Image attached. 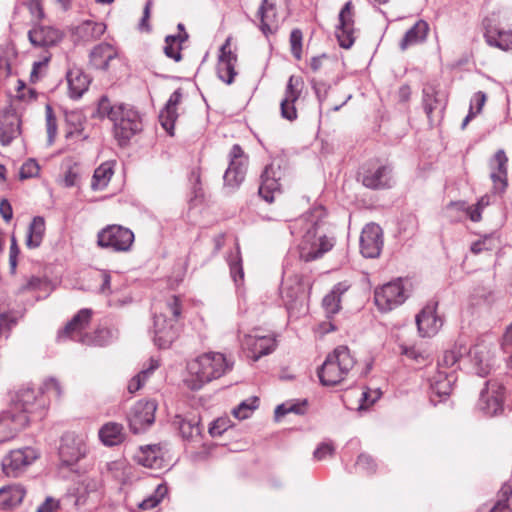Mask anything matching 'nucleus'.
Wrapping results in <instances>:
<instances>
[{
    "instance_id": "15",
    "label": "nucleus",
    "mask_w": 512,
    "mask_h": 512,
    "mask_svg": "<svg viewBox=\"0 0 512 512\" xmlns=\"http://www.w3.org/2000/svg\"><path fill=\"white\" fill-rule=\"evenodd\" d=\"M430 401L436 405L444 401L452 392L453 385L457 381V375L454 370H438L428 378Z\"/></svg>"
},
{
    "instance_id": "7",
    "label": "nucleus",
    "mask_w": 512,
    "mask_h": 512,
    "mask_svg": "<svg viewBox=\"0 0 512 512\" xmlns=\"http://www.w3.org/2000/svg\"><path fill=\"white\" fill-rule=\"evenodd\" d=\"M92 309H81L66 325L58 332L57 339L63 341L71 339L85 345H93L95 330L91 327L93 318Z\"/></svg>"
},
{
    "instance_id": "57",
    "label": "nucleus",
    "mask_w": 512,
    "mask_h": 512,
    "mask_svg": "<svg viewBox=\"0 0 512 512\" xmlns=\"http://www.w3.org/2000/svg\"><path fill=\"white\" fill-rule=\"evenodd\" d=\"M40 167L34 159H29L20 168V178L28 179L35 177L39 174Z\"/></svg>"
},
{
    "instance_id": "35",
    "label": "nucleus",
    "mask_w": 512,
    "mask_h": 512,
    "mask_svg": "<svg viewBox=\"0 0 512 512\" xmlns=\"http://www.w3.org/2000/svg\"><path fill=\"white\" fill-rule=\"evenodd\" d=\"M423 108L429 119L432 118V113L435 110H443L445 106V99L434 86L428 85L423 88Z\"/></svg>"
},
{
    "instance_id": "12",
    "label": "nucleus",
    "mask_w": 512,
    "mask_h": 512,
    "mask_svg": "<svg viewBox=\"0 0 512 512\" xmlns=\"http://www.w3.org/2000/svg\"><path fill=\"white\" fill-rule=\"evenodd\" d=\"M38 456V452L32 447L12 450L3 458L2 470L8 477H18Z\"/></svg>"
},
{
    "instance_id": "20",
    "label": "nucleus",
    "mask_w": 512,
    "mask_h": 512,
    "mask_svg": "<svg viewBox=\"0 0 512 512\" xmlns=\"http://www.w3.org/2000/svg\"><path fill=\"white\" fill-rule=\"evenodd\" d=\"M383 248V231L375 223L367 224L360 236V252L365 258L379 257Z\"/></svg>"
},
{
    "instance_id": "5",
    "label": "nucleus",
    "mask_w": 512,
    "mask_h": 512,
    "mask_svg": "<svg viewBox=\"0 0 512 512\" xmlns=\"http://www.w3.org/2000/svg\"><path fill=\"white\" fill-rule=\"evenodd\" d=\"M356 365V359L347 346H338L329 353L318 368L317 375L323 386H335L346 380Z\"/></svg>"
},
{
    "instance_id": "8",
    "label": "nucleus",
    "mask_w": 512,
    "mask_h": 512,
    "mask_svg": "<svg viewBox=\"0 0 512 512\" xmlns=\"http://www.w3.org/2000/svg\"><path fill=\"white\" fill-rule=\"evenodd\" d=\"M505 387L497 380H488L477 402L478 410L486 417L500 416L504 412Z\"/></svg>"
},
{
    "instance_id": "61",
    "label": "nucleus",
    "mask_w": 512,
    "mask_h": 512,
    "mask_svg": "<svg viewBox=\"0 0 512 512\" xmlns=\"http://www.w3.org/2000/svg\"><path fill=\"white\" fill-rule=\"evenodd\" d=\"M117 338V330L114 328L98 329V346H105Z\"/></svg>"
},
{
    "instance_id": "27",
    "label": "nucleus",
    "mask_w": 512,
    "mask_h": 512,
    "mask_svg": "<svg viewBox=\"0 0 512 512\" xmlns=\"http://www.w3.org/2000/svg\"><path fill=\"white\" fill-rule=\"evenodd\" d=\"M237 62V55L230 49V38L226 39L225 43L220 48L219 61L217 65L218 77L226 84H232L237 72L235 65Z\"/></svg>"
},
{
    "instance_id": "41",
    "label": "nucleus",
    "mask_w": 512,
    "mask_h": 512,
    "mask_svg": "<svg viewBox=\"0 0 512 512\" xmlns=\"http://www.w3.org/2000/svg\"><path fill=\"white\" fill-rule=\"evenodd\" d=\"M226 260L229 265L231 278L233 279L235 285L240 287L244 281V270L238 243H235V250L228 254Z\"/></svg>"
},
{
    "instance_id": "19",
    "label": "nucleus",
    "mask_w": 512,
    "mask_h": 512,
    "mask_svg": "<svg viewBox=\"0 0 512 512\" xmlns=\"http://www.w3.org/2000/svg\"><path fill=\"white\" fill-rule=\"evenodd\" d=\"M483 28L484 39L490 47L503 51L512 50V30L500 28L496 23L495 15L483 20Z\"/></svg>"
},
{
    "instance_id": "39",
    "label": "nucleus",
    "mask_w": 512,
    "mask_h": 512,
    "mask_svg": "<svg viewBox=\"0 0 512 512\" xmlns=\"http://www.w3.org/2000/svg\"><path fill=\"white\" fill-rule=\"evenodd\" d=\"M348 290L345 283H337L333 289L323 298L322 306L328 317L339 312L341 296Z\"/></svg>"
},
{
    "instance_id": "30",
    "label": "nucleus",
    "mask_w": 512,
    "mask_h": 512,
    "mask_svg": "<svg viewBox=\"0 0 512 512\" xmlns=\"http://www.w3.org/2000/svg\"><path fill=\"white\" fill-rule=\"evenodd\" d=\"M134 460L143 467L159 469L163 464V452L158 444L140 446Z\"/></svg>"
},
{
    "instance_id": "44",
    "label": "nucleus",
    "mask_w": 512,
    "mask_h": 512,
    "mask_svg": "<svg viewBox=\"0 0 512 512\" xmlns=\"http://www.w3.org/2000/svg\"><path fill=\"white\" fill-rule=\"evenodd\" d=\"M159 359L150 358L148 366L144 367L136 376H134L128 383L127 389L129 393L134 394L137 392L148 379V377L159 367Z\"/></svg>"
},
{
    "instance_id": "31",
    "label": "nucleus",
    "mask_w": 512,
    "mask_h": 512,
    "mask_svg": "<svg viewBox=\"0 0 512 512\" xmlns=\"http://www.w3.org/2000/svg\"><path fill=\"white\" fill-rule=\"evenodd\" d=\"M182 99L181 89H176L169 97L165 107L160 111L159 121L162 127L170 134L173 135L174 123L178 117L177 105Z\"/></svg>"
},
{
    "instance_id": "45",
    "label": "nucleus",
    "mask_w": 512,
    "mask_h": 512,
    "mask_svg": "<svg viewBox=\"0 0 512 512\" xmlns=\"http://www.w3.org/2000/svg\"><path fill=\"white\" fill-rule=\"evenodd\" d=\"M168 494V487L165 483H160L155 488L154 492L147 498L139 503V508L142 510H149L156 507Z\"/></svg>"
},
{
    "instance_id": "1",
    "label": "nucleus",
    "mask_w": 512,
    "mask_h": 512,
    "mask_svg": "<svg viewBox=\"0 0 512 512\" xmlns=\"http://www.w3.org/2000/svg\"><path fill=\"white\" fill-rule=\"evenodd\" d=\"M325 216V209L318 206L289 225L292 235L303 233L298 250L300 259L305 262L321 258L335 245V239L325 232Z\"/></svg>"
},
{
    "instance_id": "48",
    "label": "nucleus",
    "mask_w": 512,
    "mask_h": 512,
    "mask_svg": "<svg viewBox=\"0 0 512 512\" xmlns=\"http://www.w3.org/2000/svg\"><path fill=\"white\" fill-rule=\"evenodd\" d=\"M115 161H106L98 166V190L105 188L114 174Z\"/></svg>"
},
{
    "instance_id": "37",
    "label": "nucleus",
    "mask_w": 512,
    "mask_h": 512,
    "mask_svg": "<svg viewBox=\"0 0 512 512\" xmlns=\"http://www.w3.org/2000/svg\"><path fill=\"white\" fill-rule=\"evenodd\" d=\"M260 17V29L264 35L268 36L276 30L273 25L276 18V9L273 0H262V4L258 9Z\"/></svg>"
},
{
    "instance_id": "18",
    "label": "nucleus",
    "mask_w": 512,
    "mask_h": 512,
    "mask_svg": "<svg viewBox=\"0 0 512 512\" xmlns=\"http://www.w3.org/2000/svg\"><path fill=\"white\" fill-rule=\"evenodd\" d=\"M87 447L84 437L73 433L65 434L59 446V457L64 465L70 466L86 455Z\"/></svg>"
},
{
    "instance_id": "36",
    "label": "nucleus",
    "mask_w": 512,
    "mask_h": 512,
    "mask_svg": "<svg viewBox=\"0 0 512 512\" xmlns=\"http://www.w3.org/2000/svg\"><path fill=\"white\" fill-rule=\"evenodd\" d=\"M25 496V490L18 484L0 488V509H11L19 505Z\"/></svg>"
},
{
    "instance_id": "50",
    "label": "nucleus",
    "mask_w": 512,
    "mask_h": 512,
    "mask_svg": "<svg viewBox=\"0 0 512 512\" xmlns=\"http://www.w3.org/2000/svg\"><path fill=\"white\" fill-rule=\"evenodd\" d=\"M490 204V196H482L475 205L468 206L466 213L471 221L478 222L481 220V214L485 207Z\"/></svg>"
},
{
    "instance_id": "11",
    "label": "nucleus",
    "mask_w": 512,
    "mask_h": 512,
    "mask_svg": "<svg viewBox=\"0 0 512 512\" xmlns=\"http://www.w3.org/2000/svg\"><path fill=\"white\" fill-rule=\"evenodd\" d=\"M12 402L11 409L16 411V413H24L27 416H29L28 414H38L39 418L42 417L43 410L46 407V401L43 398L41 389L36 392L30 387L17 391Z\"/></svg>"
},
{
    "instance_id": "3",
    "label": "nucleus",
    "mask_w": 512,
    "mask_h": 512,
    "mask_svg": "<svg viewBox=\"0 0 512 512\" xmlns=\"http://www.w3.org/2000/svg\"><path fill=\"white\" fill-rule=\"evenodd\" d=\"M153 340L161 349L168 348L176 339L178 329L176 322L182 308L177 296H170L165 301L153 304Z\"/></svg>"
},
{
    "instance_id": "17",
    "label": "nucleus",
    "mask_w": 512,
    "mask_h": 512,
    "mask_svg": "<svg viewBox=\"0 0 512 512\" xmlns=\"http://www.w3.org/2000/svg\"><path fill=\"white\" fill-rule=\"evenodd\" d=\"M338 25L336 26L335 36L340 47L349 49L355 42L354 14L353 4L348 1L340 10L338 16Z\"/></svg>"
},
{
    "instance_id": "59",
    "label": "nucleus",
    "mask_w": 512,
    "mask_h": 512,
    "mask_svg": "<svg viewBox=\"0 0 512 512\" xmlns=\"http://www.w3.org/2000/svg\"><path fill=\"white\" fill-rule=\"evenodd\" d=\"M400 349L401 354L414 360L417 363H422L426 359L425 353L415 346L401 345Z\"/></svg>"
},
{
    "instance_id": "60",
    "label": "nucleus",
    "mask_w": 512,
    "mask_h": 512,
    "mask_svg": "<svg viewBox=\"0 0 512 512\" xmlns=\"http://www.w3.org/2000/svg\"><path fill=\"white\" fill-rule=\"evenodd\" d=\"M107 472L117 480H122L124 476L125 462L123 460H115L106 464Z\"/></svg>"
},
{
    "instance_id": "54",
    "label": "nucleus",
    "mask_w": 512,
    "mask_h": 512,
    "mask_svg": "<svg viewBox=\"0 0 512 512\" xmlns=\"http://www.w3.org/2000/svg\"><path fill=\"white\" fill-rule=\"evenodd\" d=\"M509 495L512 497V491L509 486L501 488V498L493 505L489 512H511L509 505Z\"/></svg>"
},
{
    "instance_id": "52",
    "label": "nucleus",
    "mask_w": 512,
    "mask_h": 512,
    "mask_svg": "<svg viewBox=\"0 0 512 512\" xmlns=\"http://www.w3.org/2000/svg\"><path fill=\"white\" fill-rule=\"evenodd\" d=\"M382 396V392L379 388L371 389L366 388L362 392V396L360 399L359 410H366L370 406H372L380 397Z\"/></svg>"
},
{
    "instance_id": "22",
    "label": "nucleus",
    "mask_w": 512,
    "mask_h": 512,
    "mask_svg": "<svg viewBox=\"0 0 512 512\" xmlns=\"http://www.w3.org/2000/svg\"><path fill=\"white\" fill-rule=\"evenodd\" d=\"M29 421V416L11 408L0 412V443L13 439Z\"/></svg>"
},
{
    "instance_id": "13",
    "label": "nucleus",
    "mask_w": 512,
    "mask_h": 512,
    "mask_svg": "<svg viewBox=\"0 0 512 512\" xmlns=\"http://www.w3.org/2000/svg\"><path fill=\"white\" fill-rule=\"evenodd\" d=\"M242 348L254 362L274 351L277 342L272 334L262 335L258 331L246 334L241 339Z\"/></svg>"
},
{
    "instance_id": "9",
    "label": "nucleus",
    "mask_w": 512,
    "mask_h": 512,
    "mask_svg": "<svg viewBox=\"0 0 512 512\" xmlns=\"http://www.w3.org/2000/svg\"><path fill=\"white\" fill-rule=\"evenodd\" d=\"M407 281L399 278L384 284L374 292V302L382 312H389L402 305L408 297Z\"/></svg>"
},
{
    "instance_id": "10",
    "label": "nucleus",
    "mask_w": 512,
    "mask_h": 512,
    "mask_svg": "<svg viewBox=\"0 0 512 512\" xmlns=\"http://www.w3.org/2000/svg\"><path fill=\"white\" fill-rule=\"evenodd\" d=\"M134 242V233L121 225H108L98 232V246L111 248L117 252H127Z\"/></svg>"
},
{
    "instance_id": "2",
    "label": "nucleus",
    "mask_w": 512,
    "mask_h": 512,
    "mask_svg": "<svg viewBox=\"0 0 512 512\" xmlns=\"http://www.w3.org/2000/svg\"><path fill=\"white\" fill-rule=\"evenodd\" d=\"M107 117L113 123V133L120 146H125L143 129L142 116L129 104L111 105L107 97L98 100V118Z\"/></svg>"
},
{
    "instance_id": "53",
    "label": "nucleus",
    "mask_w": 512,
    "mask_h": 512,
    "mask_svg": "<svg viewBox=\"0 0 512 512\" xmlns=\"http://www.w3.org/2000/svg\"><path fill=\"white\" fill-rule=\"evenodd\" d=\"M302 41H303L302 31L298 28L293 29L290 34L289 42H290L291 53L297 60H300L302 57Z\"/></svg>"
},
{
    "instance_id": "49",
    "label": "nucleus",
    "mask_w": 512,
    "mask_h": 512,
    "mask_svg": "<svg viewBox=\"0 0 512 512\" xmlns=\"http://www.w3.org/2000/svg\"><path fill=\"white\" fill-rule=\"evenodd\" d=\"M258 398L241 402L236 408L233 409V415L240 420L247 419L258 406Z\"/></svg>"
},
{
    "instance_id": "38",
    "label": "nucleus",
    "mask_w": 512,
    "mask_h": 512,
    "mask_svg": "<svg viewBox=\"0 0 512 512\" xmlns=\"http://www.w3.org/2000/svg\"><path fill=\"white\" fill-rule=\"evenodd\" d=\"M429 27L424 20L417 21L404 35L400 42V49L406 50L408 47L423 42L428 33Z\"/></svg>"
},
{
    "instance_id": "29",
    "label": "nucleus",
    "mask_w": 512,
    "mask_h": 512,
    "mask_svg": "<svg viewBox=\"0 0 512 512\" xmlns=\"http://www.w3.org/2000/svg\"><path fill=\"white\" fill-rule=\"evenodd\" d=\"M98 439L104 446H119L126 440L125 428L121 423L109 421L98 430Z\"/></svg>"
},
{
    "instance_id": "55",
    "label": "nucleus",
    "mask_w": 512,
    "mask_h": 512,
    "mask_svg": "<svg viewBox=\"0 0 512 512\" xmlns=\"http://www.w3.org/2000/svg\"><path fill=\"white\" fill-rule=\"evenodd\" d=\"M99 57L104 58V62L102 64L101 68L107 69L109 63L116 59L117 51L110 44H100V45H98V58Z\"/></svg>"
},
{
    "instance_id": "16",
    "label": "nucleus",
    "mask_w": 512,
    "mask_h": 512,
    "mask_svg": "<svg viewBox=\"0 0 512 512\" xmlns=\"http://www.w3.org/2000/svg\"><path fill=\"white\" fill-rule=\"evenodd\" d=\"M489 176L495 194H503L508 187V157L503 149L495 152L488 161Z\"/></svg>"
},
{
    "instance_id": "34",
    "label": "nucleus",
    "mask_w": 512,
    "mask_h": 512,
    "mask_svg": "<svg viewBox=\"0 0 512 512\" xmlns=\"http://www.w3.org/2000/svg\"><path fill=\"white\" fill-rule=\"evenodd\" d=\"M69 96L73 99H79L87 91L90 79L83 73L81 69L73 68L67 72L66 75Z\"/></svg>"
},
{
    "instance_id": "21",
    "label": "nucleus",
    "mask_w": 512,
    "mask_h": 512,
    "mask_svg": "<svg viewBox=\"0 0 512 512\" xmlns=\"http://www.w3.org/2000/svg\"><path fill=\"white\" fill-rule=\"evenodd\" d=\"M303 80L298 76H290L286 85L284 97L280 102L281 117L288 121L297 119L296 101L301 95Z\"/></svg>"
},
{
    "instance_id": "62",
    "label": "nucleus",
    "mask_w": 512,
    "mask_h": 512,
    "mask_svg": "<svg viewBox=\"0 0 512 512\" xmlns=\"http://www.w3.org/2000/svg\"><path fill=\"white\" fill-rule=\"evenodd\" d=\"M77 164L67 165V170L64 174L63 184L65 187H73L77 184L78 180Z\"/></svg>"
},
{
    "instance_id": "47",
    "label": "nucleus",
    "mask_w": 512,
    "mask_h": 512,
    "mask_svg": "<svg viewBox=\"0 0 512 512\" xmlns=\"http://www.w3.org/2000/svg\"><path fill=\"white\" fill-rule=\"evenodd\" d=\"M377 467L378 465L375 459L367 453L360 454L355 464L356 470L364 475L374 474L377 470Z\"/></svg>"
},
{
    "instance_id": "32",
    "label": "nucleus",
    "mask_w": 512,
    "mask_h": 512,
    "mask_svg": "<svg viewBox=\"0 0 512 512\" xmlns=\"http://www.w3.org/2000/svg\"><path fill=\"white\" fill-rule=\"evenodd\" d=\"M59 30L50 26H37L28 33L29 40L36 47H48L55 45L61 39Z\"/></svg>"
},
{
    "instance_id": "51",
    "label": "nucleus",
    "mask_w": 512,
    "mask_h": 512,
    "mask_svg": "<svg viewBox=\"0 0 512 512\" xmlns=\"http://www.w3.org/2000/svg\"><path fill=\"white\" fill-rule=\"evenodd\" d=\"M45 112L48 145H52L57 134V120L50 105L46 106Z\"/></svg>"
},
{
    "instance_id": "28",
    "label": "nucleus",
    "mask_w": 512,
    "mask_h": 512,
    "mask_svg": "<svg viewBox=\"0 0 512 512\" xmlns=\"http://www.w3.org/2000/svg\"><path fill=\"white\" fill-rule=\"evenodd\" d=\"M471 364L475 372L484 377L489 374L492 367V354L488 347L484 344H477L472 349L468 348Z\"/></svg>"
},
{
    "instance_id": "58",
    "label": "nucleus",
    "mask_w": 512,
    "mask_h": 512,
    "mask_svg": "<svg viewBox=\"0 0 512 512\" xmlns=\"http://www.w3.org/2000/svg\"><path fill=\"white\" fill-rule=\"evenodd\" d=\"M180 432L184 438L193 437L195 434L200 433L198 422L194 419L192 420H182L180 422Z\"/></svg>"
},
{
    "instance_id": "40",
    "label": "nucleus",
    "mask_w": 512,
    "mask_h": 512,
    "mask_svg": "<svg viewBox=\"0 0 512 512\" xmlns=\"http://www.w3.org/2000/svg\"><path fill=\"white\" fill-rule=\"evenodd\" d=\"M20 134V120L15 115H5L0 121V142L9 145Z\"/></svg>"
},
{
    "instance_id": "64",
    "label": "nucleus",
    "mask_w": 512,
    "mask_h": 512,
    "mask_svg": "<svg viewBox=\"0 0 512 512\" xmlns=\"http://www.w3.org/2000/svg\"><path fill=\"white\" fill-rule=\"evenodd\" d=\"M23 3L29 9L33 17L37 19L43 17V9L40 0H24Z\"/></svg>"
},
{
    "instance_id": "24",
    "label": "nucleus",
    "mask_w": 512,
    "mask_h": 512,
    "mask_svg": "<svg viewBox=\"0 0 512 512\" xmlns=\"http://www.w3.org/2000/svg\"><path fill=\"white\" fill-rule=\"evenodd\" d=\"M391 168L387 165L363 166L362 183L370 189L389 188L392 185Z\"/></svg>"
},
{
    "instance_id": "63",
    "label": "nucleus",
    "mask_w": 512,
    "mask_h": 512,
    "mask_svg": "<svg viewBox=\"0 0 512 512\" xmlns=\"http://www.w3.org/2000/svg\"><path fill=\"white\" fill-rule=\"evenodd\" d=\"M334 452V447L331 443H328V442H324V443H321L317 448L316 450L314 451V458L316 460H323L325 459L327 456L329 455H332Z\"/></svg>"
},
{
    "instance_id": "14",
    "label": "nucleus",
    "mask_w": 512,
    "mask_h": 512,
    "mask_svg": "<svg viewBox=\"0 0 512 512\" xmlns=\"http://www.w3.org/2000/svg\"><path fill=\"white\" fill-rule=\"evenodd\" d=\"M155 401H138L131 408L127 418L130 429L133 433L146 431L155 421Z\"/></svg>"
},
{
    "instance_id": "33",
    "label": "nucleus",
    "mask_w": 512,
    "mask_h": 512,
    "mask_svg": "<svg viewBox=\"0 0 512 512\" xmlns=\"http://www.w3.org/2000/svg\"><path fill=\"white\" fill-rule=\"evenodd\" d=\"M468 353V347L466 343L458 341L454 346L443 353L442 357L438 360V370L457 371L459 362L462 357Z\"/></svg>"
},
{
    "instance_id": "46",
    "label": "nucleus",
    "mask_w": 512,
    "mask_h": 512,
    "mask_svg": "<svg viewBox=\"0 0 512 512\" xmlns=\"http://www.w3.org/2000/svg\"><path fill=\"white\" fill-rule=\"evenodd\" d=\"M498 244V238L495 234L484 235L481 239L471 244L470 250L473 254H479L483 251H491Z\"/></svg>"
},
{
    "instance_id": "25",
    "label": "nucleus",
    "mask_w": 512,
    "mask_h": 512,
    "mask_svg": "<svg viewBox=\"0 0 512 512\" xmlns=\"http://www.w3.org/2000/svg\"><path fill=\"white\" fill-rule=\"evenodd\" d=\"M418 332L422 337H432L443 325L442 319L436 314V304L426 305L416 316Z\"/></svg>"
},
{
    "instance_id": "42",
    "label": "nucleus",
    "mask_w": 512,
    "mask_h": 512,
    "mask_svg": "<svg viewBox=\"0 0 512 512\" xmlns=\"http://www.w3.org/2000/svg\"><path fill=\"white\" fill-rule=\"evenodd\" d=\"M45 234V220L41 216H36L33 218L32 222L29 225L28 233L26 237V245L28 248L34 249L38 248Z\"/></svg>"
},
{
    "instance_id": "43",
    "label": "nucleus",
    "mask_w": 512,
    "mask_h": 512,
    "mask_svg": "<svg viewBox=\"0 0 512 512\" xmlns=\"http://www.w3.org/2000/svg\"><path fill=\"white\" fill-rule=\"evenodd\" d=\"M188 38V33L167 35L165 38V46L163 48L164 54L175 62H179L182 59V43L187 41Z\"/></svg>"
},
{
    "instance_id": "6",
    "label": "nucleus",
    "mask_w": 512,
    "mask_h": 512,
    "mask_svg": "<svg viewBox=\"0 0 512 512\" xmlns=\"http://www.w3.org/2000/svg\"><path fill=\"white\" fill-rule=\"evenodd\" d=\"M307 287L299 275H290L285 268L281 284V297L289 317L298 318L307 312Z\"/></svg>"
},
{
    "instance_id": "4",
    "label": "nucleus",
    "mask_w": 512,
    "mask_h": 512,
    "mask_svg": "<svg viewBox=\"0 0 512 512\" xmlns=\"http://www.w3.org/2000/svg\"><path fill=\"white\" fill-rule=\"evenodd\" d=\"M233 367V362L219 352H207L189 363V375L184 380L191 390H199L204 384L218 379Z\"/></svg>"
},
{
    "instance_id": "23",
    "label": "nucleus",
    "mask_w": 512,
    "mask_h": 512,
    "mask_svg": "<svg viewBox=\"0 0 512 512\" xmlns=\"http://www.w3.org/2000/svg\"><path fill=\"white\" fill-rule=\"evenodd\" d=\"M229 157V166L225 171L223 179L226 186L235 188L238 187L245 178L247 161L242 148L238 144L233 145Z\"/></svg>"
},
{
    "instance_id": "56",
    "label": "nucleus",
    "mask_w": 512,
    "mask_h": 512,
    "mask_svg": "<svg viewBox=\"0 0 512 512\" xmlns=\"http://www.w3.org/2000/svg\"><path fill=\"white\" fill-rule=\"evenodd\" d=\"M42 393H47L51 396H54L55 398L59 399L62 394V386L60 382L55 378H49L47 379L41 388Z\"/></svg>"
},
{
    "instance_id": "26",
    "label": "nucleus",
    "mask_w": 512,
    "mask_h": 512,
    "mask_svg": "<svg viewBox=\"0 0 512 512\" xmlns=\"http://www.w3.org/2000/svg\"><path fill=\"white\" fill-rule=\"evenodd\" d=\"M282 172L279 165L274 163L265 167L261 174V183L259 186V195L267 202L274 200V194L280 191V179Z\"/></svg>"
}]
</instances>
